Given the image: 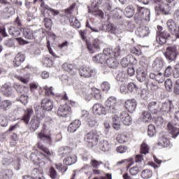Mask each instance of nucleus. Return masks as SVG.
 Returning <instances> with one entry per match:
<instances>
[{"instance_id":"1","label":"nucleus","mask_w":179,"mask_h":179,"mask_svg":"<svg viewBox=\"0 0 179 179\" xmlns=\"http://www.w3.org/2000/svg\"><path fill=\"white\" fill-rule=\"evenodd\" d=\"M104 3V0H93L92 8H89V13H92L94 16H100L101 17H103L104 14L103 13V11H101L100 9H99V6H103V10H108V12H113V6L107 2Z\"/></svg>"},{"instance_id":"2","label":"nucleus","mask_w":179,"mask_h":179,"mask_svg":"<svg viewBox=\"0 0 179 179\" xmlns=\"http://www.w3.org/2000/svg\"><path fill=\"white\" fill-rule=\"evenodd\" d=\"M51 121V117H46L45 123L43 124V128L38 134V138H39L41 141H45L48 143H51L52 141V138H51V131L48 127V124H50Z\"/></svg>"},{"instance_id":"3","label":"nucleus","mask_w":179,"mask_h":179,"mask_svg":"<svg viewBox=\"0 0 179 179\" xmlns=\"http://www.w3.org/2000/svg\"><path fill=\"white\" fill-rule=\"evenodd\" d=\"M34 108L36 117H34L29 123V128L31 131H33L39 128L40 122L41 120L45 117L44 112H41V110H41V108L39 106V105L35 104Z\"/></svg>"},{"instance_id":"4","label":"nucleus","mask_w":179,"mask_h":179,"mask_svg":"<svg viewBox=\"0 0 179 179\" xmlns=\"http://www.w3.org/2000/svg\"><path fill=\"white\" fill-rule=\"evenodd\" d=\"M108 57H114V51L110 48L103 50V53L98 54L93 57V62L96 64H101L106 65Z\"/></svg>"},{"instance_id":"5","label":"nucleus","mask_w":179,"mask_h":179,"mask_svg":"<svg viewBox=\"0 0 179 179\" xmlns=\"http://www.w3.org/2000/svg\"><path fill=\"white\" fill-rule=\"evenodd\" d=\"M137 12L135 15L136 19L138 20H145L149 22L150 20V10L136 6Z\"/></svg>"},{"instance_id":"6","label":"nucleus","mask_w":179,"mask_h":179,"mask_svg":"<svg viewBox=\"0 0 179 179\" xmlns=\"http://www.w3.org/2000/svg\"><path fill=\"white\" fill-rule=\"evenodd\" d=\"M113 56H108L106 59V64L109 66V68H117L118 66V61H117V58L120 57V47H117L114 49Z\"/></svg>"},{"instance_id":"7","label":"nucleus","mask_w":179,"mask_h":179,"mask_svg":"<svg viewBox=\"0 0 179 179\" xmlns=\"http://www.w3.org/2000/svg\"><path fill=\"white\" fill-rule=\"evenodd\" d=\"M164 55L167 61H176V59H177V55H178V52H177V45H172L168 46Z\"/></svg>"},{"instance_id":"8","label":"nucleus","mask_w":179,"mask_h":179,"mask_svg":"<svg viewBox=\"0 0 179 179\" xmlns=\"http://www.w3.org/2000/svg\"><path fill=\"white\" fill-rule=\"evenodd\" d=\"M30 159L34 164H36V166L39 165L40 167H44L45 166V155L43 153L36 155V153L32 152L30 155Z\"/></svg>"},{"instance_id":"9","label":"nucleus","mask_w":179,"mask_h":179,"mask_svg":"<svg viewBox=\"0 0 179 179\" xmlns=\"http://www.w3.org/2000/svg\"><path fill=\"white\" fill-rule=\"evenodd\" d=\"M105 107L109 113H115L117 111V98L110 96L105 101Z\"/></svg>"},{"instance_id":"10","label":"nucleus","mask_w":179,"mask_h":179,"mask_svg":"<svg viewBox=\"0 0 179 179\" xmlns=\"http://www.w3.org/2000/svg\"><path fill=\"white\" fill-rule=\"evenodd\" d=\"M155 3H156L155 6V12L159 15L160 12L164 14V12H168L169 11V6L166 5V3H164V0H152Z\"/></svg>"},{"instance_id":"11","label":"nucleus","mask_w":179,"mask_h":179,"mask_svg":"<svg viewBox=\"0 0 179 179\" xmlns=\"http://www.w3.org/2000/svg\"><path fill=\"white\" fill-rule=\"evenodd\" d=\"M96 69H90L89 66H84L80 69V75L82 78H92L96 75Z\"/></svg>"},{"instance_id":"12","label":"nucleus","mask_w":179,"mask_h":179,"mask_svg":"<svg viewBox=\"0 0 179 179\" xmlns=\"http://www.w3.org/2000/svg\"><path fill=\"white\" fill-rule=\"evenodd\" d=\"M85 142H87V143H89L90 146L93 147L97 145L99 137L97 136V134H96V133L90 131L85 135Z\"/></svg>"},{"instance_id":"13","label":"nucleus","mask_w":179,"mask_h":179,"mask_svg":"<svg viewBox=\"0 0 179 179\" xmlns=\"http://www.w3.org/2000/svg\"><path fill=\"white\" fill-rule=\"evenodd\" d=\"M158 110L159 111L169 114V115H170L171 113H176V109H174V107L171 106V101L162 103L161 106H159Z\"/></svg>"},{"instance_id":"14","label":"nucleus","mask_w":179,"mask_h":179,"mask_svg":"<svg viewBox=\"0 0 179 179\" xmlns=\"http://www.w3.org/2000/svg\"><path fill=\"white\" fill-rule=\"evenodd\" d=\"M138 60L134 56L129 55L122 59L120 64L123 68H127L129 65H136Z\"/></svg>"},{"instance_id":"15","label":"nucleus","mask_w":179,"mask_h":179,"mask_svg":"<svg viewBox=\"0 0 179 179\" xmlns=\"http://www.w3.org/2000/svg\"><path fill=\"white\" fill-rule=\"evenodd\" d=\"M92 113L95 115H106L107 110L106 108L101 103H95L92 106Z\"/></svg>"},{"instance_id":"16","label":"nucleus","mask_w":179,"mask_h":179,"mask_svg":"<svg viewBox=\"0 0 179 179\" xmlns=\"http://www.w3.org/2000/svg\"><path fill=\"white\" fill-rule=\"evenodd\" d=\"M71 109L67 104L61 105L57 109L58 117H68L71 114Z\"/></svg>"},{"instance_id":"17","label":"nucleus","mask_w":179,"mask_h":179,"mask_svg":"<svg viewBox=\"0 0 179 179\" xmlns=\"http://www.w3.org/2000/svg\"><path fill=\"white\" fill-rule=\"evenodd\" d=\"M166 26L168 30H169L172 34L179 36V27H177V24L174 20H169L166 22Z\"/></svg>"},{"instance_id":"18","label":"nucleus","mask_w":179,"mask_h":179,"mask_svg":"<svg viewBox=\"0 0 179 179\" xmlns=\"http://www.w3.org/2000/svg\"><path fill=\"white\" fill-rule=\"evenodd\" d=\"M1 92L6 97H10L13 94V87L9 83H5L1 87Z\"/></svg>"},{"instance_id":"19","label":"nucleus","mask_w":179,"mask_h":179,"mask_svg":"<svg viewBox=\"0 0 179 179\" xmlns=\"http://www.w3.org/2000/svg\"><path fill=\"white\" fill-rule=\"evenodd\" d=\"M152 68L154 71H162V69L164 68V60H163V58H155L152 62Z\"/></svg>"},{"instance_id":"20","label":"nucleus","mask_w":179,"mask_h":179,"mask_svg":"<svg viewBox=\"0 0 179 179\" xmlns=\"http://www.w3.org/2000/svg\"><path fill=\"white\" fill-rule=\"evenodd\" d=\"M135 33L137 37H141L143 38V37H147V36H149V34H150V30L148 27H140L137 28Z\"/></svg>"},{"instance_id":"21","label":"nucleus","mask_w":179,"mask_h":179,"mask_svg":"<svg viewBox=\"0 0 179 179\" xmlns=\"http://www.w3.org/2000/svg\"><path fill=\"white\" fill-rule=\"evenodd\" d=\"M124 106L129 113H134L136 110V100L128 99L125 101Z\"/></svg>"},{"instance_id":"22","label":"nucleus","mask_w":179,"mask_h":179,"mask_svg":"<svg viewBox=\"0 0 179 179\" xmlns=\"http://www.w3.org/2000/svg\"><path fill=\"white\" fill-rule=\"evenodd\" d=\"M41 108L45 111H51L54 108V103L48 99H43L41 101Z\"/></svg>"},{"instance_id":"23","label":"nucleus","mask_w":179,"mask_h":179,"mask_svg":"<svg viewBox=\"0 0 179 179\" xmlns=\"http://www.w3.org/2000/svg\"><path fill=\"white\" fill-rule=\"evenodd\" d=\"M82 125V122L79 120H75L68 127V131L70 133L76 132L78 128Z\"/></svg>"},{"instance_id":"24","label":"nucleus","mask_w":179,"mask_h":179,"mask_svg":"<svg viewBox=\"0 0 179 179\" xmlns=\"http://www.w3.org/2000/svg\"><path fill=\"white\" fill-rule=\"evenodd\" d=\"M120 119L124 125H131L132 120L131 119V116H129V114H128L127 111L121 112L120 115Z\"/></svg>"},{"instance_id":"25","label":"nucleus","mask_w":179,"mask_h":179,"mask_svg":"<svg viewBox=\"0 0 179 179\" xmlns=\"http://www.w3.org/2000/svg\"><path fill=\"white\" fill-rule=\"evenodd\" d=\"M62 68L64 71L69 72L70 75H76V68H75V65L73 64L64 63Z\"/></svg>"},{"instance_id":"26","label":"nucleus","mask_w":179,"mask_h":179,"mask_svg":"<svg viewBox=\"0 0 179 179\" xmlns=\"http://www.w3.org/2000/svg\"><path fill=\"white\" fill-rule=\"evenodd\" d=\"M136 73L138 82H145V80H146V76H148V73L146 72V70H145L143 68H138L136 71Z\"/></svg>"},{"instance_id":"27","label":"nucleus","mask_w":179,"mask_h":179,"mask_svg":"<svg viewBox=\"0 0 179 179\" xmlns=\"http://www.w3.org/2000/svg\"><path fill=\"white\" fill-rule=\"evenodd\" d=\"M167 127H168V131L169 134L172 135V138H176V136H178L179 129L178 127H174V123L169 122Z\"/></svg>"},{"instance_id":"28","label":"nucleus","mask_w":179,"mask_h":179,"mask_svg":"<svg viewBox=\"0 0 179 179\" xmlns=\"http://www.w3.org/2000/svg\"><path fill=\"white\" fill-rule=\"evenodd\" d=\"M99 148L102 152H108L111 149V143L107 140H102L99 143Z\"/></svg>"},{"instance_id":"29","label":"nucleus","mask_w":179,"mask_h":179,"mask_svg":"<svg viewBox=\"0 0 179 179\" xmlns=\"http://www.w3.org/2000/svg\"><path fill=\"white\" fill-rule=\"evenodd\" d=\"M13 177V172L10 169H0V179H10Z\"/></svg>"},{"instance_id":"30","label":"nucleus","mask_w":179,"mask_h":179,"mask_svg":"<svg viewBox=\"0 0 179 179\" xmlns=\"http://www.w3.org/2000/svg\"><path fill=\"white\" fill-rule=\"evenodd\" d=\"M41 8H43L44 13H52V15H53V16H57V15H59V11H58V10H55V9H52V8L48 7V6H45L44 2H43V1L41 4Z\"/></svg>"},{"instance_id":"31","label":"nucleus","mask_w":179,"mask_h":179,"mask_svg":"<svg viewBox=\"0 0 179 179\" xmlns=\"http://www.w3.org/2000/svg\"><path fill=\"white\" fill-rule=\"evenodd\" d=\"M78 162V158L75 155H71L69 157H66L63 162L66 166H72V164H75Z\"/></svg>"},{"instance_id":"32","label":"nucleus","mask_w":179,"mask_h":179,"mask_svg":"<svg viewBox=\"0 0 179 179\" xmlns=\"http://www.w3.org/2000/svg\"><path fill=\"white\" fill-rule=\"evenodd\" d=\"M148 108L152 114L159 113V106L156 101H152L148 104Z\"/></svg>"},{"instance_id":"33","label":"nucleus","mask_w":179,"mask_h":179,"mask_svg":"<svg viewBox=\"0 0 179 179\" xmlns=\"http://www.w3.org/2000/svg\"><path fill=\"white\" fill-rule=\"evenodd\" d=\"M140 120L145 122V124H148V122H150L152 120V115H150V113L148 111H144L140 117Z\"/></svg>"},{"instance_id":"34","label":"nucleus","mask_w":179,"mask_h":179,"mask_svg":"<svg viewBox=\"0 0 179 179\" xmlns=\"http://www.w3.org/2000/svg\"><path fill=\"white\" fill-rule=\"evenodd\" d=\"M33 115V108H29L24 111L23 121L25 124H29L30 121V117Z\"/></svg>"},{"instance_id":"35","label":"nucleus","mask_w":179,"mask_h":179,"mask_svg":"<svg viewBox=\"0 0 179 179\" xmlns=\"http://www.w3.org/2000/svg\"><path fill=\"white\" fill-rule=\"evenodd\" d=\"M23 62V54L18 53L16 55L13 61L14 66H20Z\"/></svg>"},{"instance_id":"36","label":"nucleus","mask_w":179,"mask_h":179,"mask_svg":"<svg viewBox=\"0 0 179 179\" xmlns=\"http://www.w3.org/2000/svg\"><path fill=\"white\" fill-rule=\"evenodd\" d=\"M170 145V140H169L166 137H162L159 139L158 146H161L162 148H167Z\"/></svg>"},{"instance_id":"37","label":"nucleus","mask_w":179,"mask_h":179,"mask_svg":"<svg viewBox=\"0 0 179 179\" xmlns=\"http://www.w3.org/2000/svg\"><path fill=\"white\" fill-rule=\"evenodd\" d=\"M166 6H168L169 10L167 12H164V15H169L170 14V10H171V8H174L176 6V0H166Z\"/></svg>"},{"instance_id":"38","label":"nucleus","mask_w":179,"mask_h":179,"mask_svg":"<svg viewBox=\"0 0 179 179\" xmlns=\"http://www.w3.org/2000/svg\"><path fill=\"white\" fill-rule=\"evenodd\" d=\"M74 20V22H73V20ZM69 22L70 23H72V27H75L76 29H79L80 28V22H79V20H78V18H76V17L71 15L69 17Z\"/></svg>"},{"instance_id":"39","label":"nucleus","mask_w":179,"mask_h":179,"mask_svg":"<svg viewBox=\"0 0 179 179\" xmlns=\"http://www.w3.org/2000/svg\"><path fill=\"white\" fill-rule=\"evenodd\" d=\"M127 90L130 93H138V90H139V87L136 86V84L134 83H129L127 85Z\"/></svg>"},{"instance_id":"40","label":"nucleus","mask_w":179,"mask_h":179,"mask_svg":"<svg viewBox=\"0 0 179 179\" xmlns=\"http://www.w3.org/2000/svg\"><path fill=\"white\" fill-rule=\"evenodd\" d=\"M32 176L31 178H36L38 177H44V173L42 170L38 169H34L31 173Z\"/></svg>"},{"instance_id":"41","label":"nucleus","mask_w":179,"mask_h":179,"mask_svg":"<svg viewBox=\"0 0 179 179\" xmlns=\"http://www.w3.org/2000/svg\"><path fill=\"white\" fill-rule=\"evenodd\" d=\"M135 9L134 8V6H129L125 8V16L131 18L132 16H134Z\"/></svg>"},{"instance_id":"42","label":"nucleus","mask_w":179,"mask_h":179,"mask_svg":"<svg viewBox=\"0 0 179 179\" xmlns=\"http://www.w3.org/2000/svg\"><path fill=\"white\" fill-rule=\"evenodd\" d=\"M38 148H39L40 150H42L43 153H45L46 156H52V155H54V152L50 151L48 148L44 147L41 143H38Z\"/></svg>"},{"instance_id":"43","label":"nucleus","mask_w":179,"mask_h":179,"mask_svg":"<svg viewBox=\"0 0 179 179\" xmlns=\"http://www.w3.org/2000/svg\"><path fill=\"white\" fill-rule=\"evenodd\" d=\"M127 78V73L125 71H120L116 76V80L117 82H125Z\"/></svg>"},{"instance_id":"44","label":"nucleus","mask_w":179,"mask_h":179,"mask_svg":"<svg viewBox=\"0 0 179 179\" xmlns=\"http://www.w3.org/2000/svg\"><path fill=\"white\" fill-rule=\"evenodd\" d=\"M61 80L63 85H66V86H69L70 85H72V78H69L66 75L62 76Z\"/></svg>"},{"instance_id":"45","label":"nucleus","mask_w":179,"mask_h":179,"mask_svg":"<svg viewBox=\"0 0 179 179\" xmlns=\"http://www.w3.org/2000/svg\"><path fill=\"white\" fill-rule=\"evenodd\" d=\"M113 128L115 129H120L121 128V124L120 123V117L117 116H114L112 118Z\"/></svg>"},{"instance_id":"46","label":"nucleus","mask_w":179,"mask_h":179,"mask_svg":"<svg viewBox=\"0 0 179 179\" xmlns=\"http://www.w3.org/2000/svg\"><path fill=\"white\" fill-rule=\"evenodd\" d=\"M92 90V94L94 96V99H96V100H100L101 99V92H100V90L94 87Z\"/></svg>"},{"instance_id":"47","label":"nucleus","mask_w":179,"mask_h":179,"mask_svg":"<svg viewBox=\"0 0 179 179\" xmlns=\"http://www.w3.org/2000/svg\"><path fill=\"white\" fill-rule=\"evenodd\" d=\"M11 106L12 102H10V101L5 100L1 102L0 108H1V110L6 111V110H8V108H9V107H10Z\"/></svg>"},{"instance_id":"48","label":"nucleus","mask_w":179,"mask_h":179,"mask_svg":"<svg viewBox=\"0 0 179 179\" xmlns=\"http://www.w3.org/2000/svg\"><path fill=\"white\" fill-rule=\"evenodd\" d=\"M116 140L119 143H125V142H128V136L125 134H118Z\"/></svg>"},{"instance_id":"49","label":"nucleus","mask_w":179,"mask_h":179,"mask_svg":"<svg viewBox=\"0 0 179 179\" xmlns=\"http://www.w3.org/2000/svg\"><path fill=\"white\" fill-rule=\"evenodd\" d=\"M44 66H46L47 68H51L52 65H54V62H52V59H51L49 57H45L42 61Z\"/></svg>"},{"instance_id":"50","label":"nucleus","mask_w":179,"mask_h":179,"mask_svg":"<svg viewBox=\"0 0 179 179\" xmlns=\"http://www.w3.org/2000/svg\"><path fill=\"white\" fill-rule=\"evenodd\" d=\"M156 134V127L153 124L148 125V135L150 138Z\"/></svg>"},{"instance_id":"51","label":"nucleus","mask_w":179,"mask_h":179,"mask_svg":"<svg viewBox=\"0 0 179 179\" xmlns=\"http://www.w3.org/2000/svg\"><path fill=\"white\" fill-rule=\"evenodd\" d=\"M101 89L102 92H108L111 89V85L107 81H104L101 84Z\"/></svg>"},{"instance_id":"52","label":"nucleus","mask_w":179,"mask_h":179,"mask_svg":"<svg viewBox=\"0 0 179 179\" xmlns=\"http://www.w3.org/2000/svg\"><path fill=\"white\" fill-rule=\"evenodd\" d=\"M141 153L142 155H148L149 153V146L145 142L141 144Z\"/></svg>"},{"instance_id":"53","label":"nucleus","mask_w":179,"mask_h":179,"mask_svg":"<svg viewBox=\"0 0 179 179\" xmlns=\"http://www.w3.org/2000/svg\"><path fill=\"white\" fill-rule=\"evenodd\" d=\"M141 177L144 179H149L152 177V171L149 169L143 170L141 173Z\"/></svg>"},{"instance_id":"54","label":"nucleus","mask_w":179,"mask_h":179,"mask_svg":"<svg viewBox=\"0 0 179 179\" xmlns=\"http://www.w3.org/2000/svg\"><path fill=\"white\" fill-rule=\"evenodd\" d=\"M55 167L60 173H65L68 170V166L62 165V164H55Z\"/></svg>"},{"instance_id":"55","label":"nucleus","mask_w":179,"mask_h":179,"mask_svg":"<svg viewBox=\"0 0 179 179\" xmlns=\"http://www.w3.org/2000/svg\"><path fill=\"white\" fill-rule=\"evenodd\" d=\"M24 37H25V38H28L29 40H31V38H33V33L29 29H24Z\"/></svg>"},{"instance_id":"56","label":"nucleus","mask_w":179,"mask_h":179,"mask_svg":"<svg viewBox=\"0 0 179 179\" xmlns=\"http://www.w3.org/2000/svg\"><path fill=\"white\" fill-rule=\"evenodd\" d=\"M165 87L168 92H171L173 90V82L170 79H167L165 83Z\"/></svg>"},{"instance_id":"57","label":"nucleus","mask_w":179,"mask_h":179,"mask_svg":"<svg viewBox=\"0 0 179 179\" xmlns=\"http://www.w3.org/2000/svg\"><path fill=\"white\" fill-rule=\"evenodd\" d=\"M8 33L11 34V36H13L14 37H19L20 36V31H15V27H10Z\"/></svg>"},{"instance_id":"58","label":"nucleus","mask_w":179,"mask_h":179,"mask_svg":"<svg viewBox=\"0 0 179 179\" xmlns=\"http://www.w3.org/2000/svg\"><path fill=\"white\" fill-rule=\"evenodd\" d=\"M102 42L99 38H95L93 42V47L95 50H100V46L101 45Z\"/></svg>"},{"instance_id":"59","label":"nucleus","mask_w":179,"mask_h":179,"mask_svg":"<svg viewBox=\"0 0 179 179\" xmlns=\"http://www.w3.org/2000/svg\"><path fill=\"white\" fill-rule=\"evenodd\" d=\"M50 176L52 179H57L58 178V174L57 173V171L54 167H51L50 169Z\"/></svg>"},{"instance_id":"60","label":"nucleus","mask_w":179,"mask_h":179,"mask_svg":"<svg viewBox=\"0 0 179 179\" xmlns=\"http://www.w3.org/2000/svg\"><path fill=\"white\" fill-rule=\"evenodd\" d=\"M155 80L159 83H163V82H164V78L163 77V73H157L155 77Z\"/></svg>"},{"instance_id":"61","label":"nucleus","mask_w":179,"mask_h":179,"mask_svg":"<svg viewBox=\"0 0 179 179\" xmlns=\"http://www.w3.org/2000/svg\"><path fill=\"white\" fill-rule=\"evenodd\" d=\"M157 41H158L159 44H166L167 39L165 38H163V36H161L160 35L157 34L156 37Z\"/></svg>"},{"instance_id":"62","label":"nucleus","mask_w":179,"mask_h":179,"mask_svg":"<svg viewBox=\"0 0 179 179\" xmlns=\"http://www.w3.org/2000/svg\"><path fill=\"white\" fill-rule=\"evenodd\" d=\"M131 54H134L135 55H141V54H142L141 49L139 48L135 47L131 48Z\"/></svg>"},{"instance_id":"63","label":"nucleus","mask_w":179,"mask_h":179,"mask_svg":"<svg viewBox=\"0 0 179 179\" xmlns=\"http://www.w3.org/2000/svg\"><path fill=\"white\" fill-rule=\"evenodd\" d=\"M0 34L3 37H8V34H6V30L5 29V25L0 24Z\"/></svg>"},{"instance_id":"64","label":"nucleus","mask_w":179,"mask_h":179,"mask_svg":"<svg viewBox=\"0 0 179 179\" xmlns=\"http://www.w3.org/2000/svg\"><path fill=\"white\" fill-rule=\"evenodd\" d=\"M175 123L174 125H178L179 127V111L175 113Z\"/></svg>"}]
</instances>
